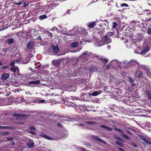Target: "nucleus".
I'll return each instance as SVG.
<instances>
[{
    "label": "nucleus",
    "instance_id": "nucleus-34",
    "mask_svg": "<svg viewBox=\"0 0 151 151\" xmlns=\"http://www.w3.org/2000/svg\"><path fill=\"white\" fill-rule=\"evenodd\" d=\"M15 61H12L10 63V65L12 66H14L15 64Z\"/></svg>",
    "mask_w": 151,
    "mask_h": 151
},
{
    "label": "nucleus",
    "instance_id": "nucleus-49",
    "mask_svg": "<svg viewBox=\"0 0 151 151\" xmlns=\"http://www.w3.org/2000/svg\"><path fill=\"white\" fill-rule=\"evenodd\" d=\"M70 10H68L66 12V14H70V13H69Z\"/></svg>",
    "mask_w": 151,
    "mask_h": 151
},
{
    "label": "nucleus",
    "instance_id": "nucleus-6",
    "mask_svg": "<svg viewBox=\"0 0 151 151\" xmlns=\"http://www.w3.org/2000/svg\"><path fill=\"white\" fill-rule=\"evenodd\" d=\"M13 116L15 117H18L21 118H24L27 116L25 114H17V113H14L13 114Z\"/></svg>",
    "mask_w": 151,
    "mask_h": 151
},
{
    "label": "nucleus",
    "instance_id": "nucleus-14",
    "mask_svg": "<svg viewBox=\"0 0 151 151\" xmlns=\"http://www.w3.org/2000/svg\"><path fill=\"white\" fill-rule=\"evenodd\" d=\"M94 139L95 140H97L100 142L103 143L104 144H106V142L105 141L97 137H94Z\"/></svg>",
    "mask_w": 151,
    "mask_h": 151
},
{
    "label": "nucleus",
    "instance_id": "nucleus-43",
    "mask_svg": "<svg viewBox=\"0 0 151 151\" xmlns=\"http://www.w3.org/2000/svg\"><path fill=\"white\" fill-rule=\"evenodd\" d=\"M108 34L110 36H112L113 35V33L112 32H109L108 33Z\"/></svg>",
    "mask_w": 151,
    "mask_h": 151
},
{
    "label": "nucleus",
    "instance_id": "nucleus-12",
    "mask_svg": "<svg viewBox=\"0 0 151 151\" xmlns=\"http://www.w3.org/2000/svg\"><path fill=\"white\" fill-rule=\"evenodd\" d=\"M52 63L55 65L57 66L60 64V62L59 60H54L52 61Z\"/></svg>",
    "mask_w": 151,
    "mask_h": 151
},
{
    "label": "nucleus",
    "instance_id": "nucleus-21",
    "mask_svg": "<svg viewBox=\"0 0 151 151\" xmlns=\"http://www.w3.org/2000/svg\"><path fill=\"white\" fill-rule=\"evenodd\" d=\"M12 70L14 72H16L17 70L18 72H19V69L18 68L16 67H12L11 68Z\"/></svg>",
    "mask_w": 151,
    "mask_h": 151
},
{
    "label": "nucleus",
    "instance_id": "nucleus-61",
    "mask_svg": "<svg viewBox=\"0 0 151 151\" xmlns=\"http://www.w3.org/2000/svg\"><path fill=\"white\" fill-rule=\"evenodd\" d=\"M83 59H85L86 58H85V56H84V57H83Z\"/></svg>",
    "mask_w": 151,
    "mask_h": 151
},
{
    "label": "nucleus",
    "instance_id": "nucleus-57",
    "mask_svg": "<svg viewBox=\"0 0 151 151\" xmlns=\"http://www.w3.org/2000/svg\"><path fill=\"white\" fill-rule=\"evenodd\" d=\"M3 126H0V129H2Z\"/></svg>",
    "mask_w": 151,
    "mask_h": 151
},
{
    "label": "nucleus",
    "instance_id": "nucleus-37",
    "mask_svg": "<svg viewBox=\"0 0 151 151\" xmlns=\"http://www.w3.org/2000/svg\"><path fill=\"white\" fill-rule=\"evenodd\" d=\"M101 127H102V128H104L105 129H106L107 127L104 125H101Z\"/></svg>",
    "mask_w": 151,
    "mask_h": 151
},
{
    "label": "nucleus",
    "instance_id": "nucleus-3",
    "mask_svg": "<svg viewBox=\"0 0 151 151\" xmlns=\"http://www.w3.org/2000/svg\"><path fill=\"white\" fill-rule=\"evenodd\" d=\"M27 45V48L30 49H32L35 46L34 42L31 41L28 42Z\"/></svg>",
    "mask_w": 151,
    "mask_h": 151
},
{
    "label": "nucleus",
    "instance_id": "nucleus-52",
    "mask_svg": "<svg viewBox=\"0 0 151 151\" xmlns=\"http://www.w3.org/2000/svg\"><path fill=\"white\" fill-rule=\"evenodd\" d=\"M8 68V66H4L2 67V68H3V69H4V68Z\"/></svg>",
    "mask_w": 151,
    "mask_h": 151
},
{
    "label": "nucleus",
    "instance_id": "nucleus-20",
    "mask_svg": "<svg viewBox=\"0 0 151 151\" xmlns=\"http://www.w3.org/2000/svg\"><path fill=\"white\" fill-rule=\"evenodd\" d=\"M112 24H113V25L112 28H113V29H114L118 25V24L117 23V22H113Z\"/></svg>",
    "mask_w": 151,
    "mask_h": 151
},
{
    "label": "nucleus",
    "instance_id": "nucleus-4",
    "mask_svg": "<svg viewBox=\"0 0 151 151\" xmlns=\"http://www.w3.org/2000/svg\"><path fill=\"white\" fill-rule=\"evenodd\" d=\"M140 138L145 141L147 144L150 145L151 144V142L148 140L147 138H145L144 136L140 135L139 136Z\"/></svg>",
    "mask_w": 151,
    "mask_h": 151
},
{
    "label": "nucleus",
    "instance_id": "nucleus-62",
    "mask_svg": "<svg viewBox=\"0 0 151 151\" xmlns=\"http://www.w3.org/2000/svg\"><path fill=\"white\" fill-rule=\"evenodd\" d=\"M108 47L109 48H110V46H108Z\"/></svg>",
    "mask_w": 151,
    "mask_h": 151
},
{
    "label": "nucleus",
    "instance_id": "nucleus-63",
    "mask_svg": "<svg viewBox=\"0 0 151 151\" xmlns=\"http://www.w3.org/2000/svg\"><path fill=\"white\" fill-rule=\"evenodd\" d=\"M118 11H121L120 10H118Z\"/></svg>",
    "mask_w": 151,
    "mask_h": 151
},
{
    "label": "nucleus",
    "instance_id": "nucleus-10",
    "mask_svg": "<svg viewBox=\"0 0 151 151\" xmlns=\"http://www.w3.org/2000/svg\"><path fill=\"white\" fill-rule=\"evenodd\" d=\"M96 24L95 22H89L87 25L88 27L90 28H93L96 25Z\"/></svg>",
    "mask_w": 151,
    "mask_h": 151
},
{
    "label": "nucleus",
    "instance_id": "nucleus-22",
    "mask_svg": "<svg viewBox=\"0 0 151 151\" xmlns=\"http://www.w3.org/2000/svg\"><path fill=\"white\" fill-rule=\"evenodd\" d=\"M8 43L9 44H11L13 42L14 40L13 38H10L7 40Z\"/></svg>",
    "mask_w": 151,
    "mask_h": 151
},
{
    "label": "nucleus",
    "instance_id": "nucleus-60",
    "mask_svg": "<svg viewBox=\"0 0 151 151\" xmlns=\"http://www.w3.org/2000/svg\"><path fill=\"white\" fill-rule=\"evenodd\" d=\"M127 42H128V41L127 40L126 41V43Z\"/></svg>",
    "mask_w": 151,
    "mask_h": 151
},
{
    "label": "nucleus",
    "instance_id": "nucleus-27",
    "mask_svg": "<svg viewBox=\"0 0 151 151\" xmlns=\"http://www.w3.org/2000/svg\"><path fill=\"white\" fill-rule=\"evenodd\" d=\"M138 76L139 77L142 76V72L141 71H138L137 73Z\"/></svg>",
    "mask_w": 151,
    "mask_h": 151
},
{
    "label": "nucleus",
    "instance_id": "nucleus-23",
    "mask_svg": "<svg viewBox=\"0 0 151 151\" xmlns=\"http://www.w3.org/2000/svg\"><path fill=\"white\" fill-rule=\"evenodd\" d=\"M130 145L134 147H137V145L134 142H131L130 143Z\"/></svg>",
    "mask_w": 151,
    "mask_h": 151
},
{
    "label": "nucleus",
    "instance_id": "nucleus-45",
    "mask_svg": "<svg viewBox=\"0 0 151 151\" xmlns=\"http://www.w3.org/2000/svg\"><path fill=\"white\" fill-rule=\"evenodd\" d=\"M80 149L81 151H85V149L84 148H81Z\"/></svg>",
    "mask_w": 151,
    "mask_h": 151
},
{
    "label": "nucleus",
    "instance_id": "nucleus-56",
    "mask_svg": "<svg viewBox=\"0 0 151 151\" xmlns=\"http://www.w3.org/2000/svg\"><path fill=\"white\" fill-rule=\"evenodd\" d=\"M148 21H151V18L149 19H148Z\"/></svg>",
    "mask_w": 151,
    "mask_h": 151
},
{
    "label": "nucleus",
    "instance_id": "nucleus-31",
    "mask_svg": "<svg viewBox=\"0 0 151 151\" xmlns=\"http://www.w3.org/2000/svg\"><path fill=\"white\" fill-rule=\"evenodd\" d=\"M22 4V2H18L17 3H16V2L14 3V4L16 5H19L21 4Z\"/></svg>",
    "mask_w": 151,
    "mask_h": 151
},
{
    "label": "nucleus",
    "instance_id": "nucleus-15",
    "mask_svg": "<svg viewBox=\"0 0 151 151\" xmlns=\"http://www.w3.org/2000/svg\"><path fill=\"white\" fill-rule=\"evenodd\" d=\"M40 136L42 137L45 138L46 139H48L49 140H51L52 138L49 137L48 136L44 134H42L40 135Z\"/></svg>",
    "mask_w": 151,
    "mask_h": 151
},
{
    "label": "nucleus",
    "instance_id": "nucleus-50",
    "mask_svg": "<svg viewBox=\"0 0 151 151\" xmlns=\"http://www.w3.org/2000/svg\"><path fill=\"white\" fill-rule=\"evenodd\" d=\"M15 144V143L14 142H12L11 143V145H14Z\"/></svg>",
    "mask_w": 151,
    "mask_h": 151
},
{
    "label": "nucleus",
    "instance_id": "nucleus-11",
    "mask_svg": "<svg viewBox=\"0 0 151 151\" xmlns=\"http://www.w3.org/2000/svg\"><path fill=\"white\" fill-rule=\"evenodd\" d=\"M102 92V91H95L91 93V95L92 96H96L98 94H101Z\"/></svg>",
    "mask_w": 151,
    "mask_h": 151
},
{
    "label": "nucleus",
    "instance_id": "nucleus-64",
    "mask_svg": "<svg viewBox=\"0 0 151 151\" xmlns=\"http://www.w3.org/2000/svg\"><path fill=\"white\" fill-rule=\"evenodd\" d=\"M151 14V12H150L149 13V14Z\"/></svg>",
    "mask_w": 151,
    "mask_h": 151
},
{
    "label": "nucleus",
    "instance_id": "nucleus-53",
    "mask_svg": "<svg viewBox=\"0 0 151 151\" xmlns=\"http://www.w3.org/2000/svg\"><path fill=\"white\" fill-rule=\"evenodd\" d=\"M9 134V132H5V134L6 135H8Z\"/></svg>",
    "mask_w": 151,
    "mask_h": 151
},
{
    "label": "nucleus",
    "instance_id": "nucleus-24",
    "mask_svg": "<svg viewBox=\"0 0 151 151\" xmlns=\"http://www.w3.org/2000/svg\"><path fill=\"white\" fill-rule=\"evenodd\" d=\"M86 123L87 124H96V122H93V121H87L86 122Z\"/></svg>",
    "mask_w": 151,
    "mask_h": 151
},
{
    "label": "nucleus",
    "instance_id": "nucleus-55",
    "mask_svg": "<svg viewBox=\"0 0 151 151\" xmlns=\"http://www.w3.org/2000/svg\"><path fill=\"white\" fill-rule=\"evenodd\" d=\"M2 65V63L1 62V61L0 60V66H1V65Z\"/></svg>",
    "mask_w": 151,
    "mask_h": 151
},
{
    "label": "nucleus",
    "instance_id": "nucleus-58",
    "mask_svg": "<svg viewBox=\"0 0 151 151\" xmlns=\"http://www.w3.org/2000/svg\"><path fill=\"white\" fill-rule=\"evenodd\" d=\"M51 101H52L50 100H48L49 102H51Z\"/></svg>",
    "mask_w": 151,
    "mask_h": 151
},
{
    "label": "nucleus",
    "instance_id": "nucleus-33",
    "mask_svg": "<svg viewBox=\"0 0 151 151\" xmlns=\"http://www.w3.org/2000/svg\"><path fill=\"white\" fill-rule=\"evenodd\" d=\"M46 33H48V35L49 36H50V37H51L52 36V33H49L48 32V31H47L46 32Z\"/></svg>",
    "mask_w": 151,
    "mask_h": 151
},
{
    "label": "nucleus",
    "instance_id": "nucleus-39",
    "mask_svg": "<svg viewBox=\"0 0 151 151\" xmlns=\"http://www.w3.org/2000/svg\"><path fill=\"white\" fill-rule=\"evenodd\" d=\"M45 101L44 100H41L39 101V103H42L45 102Z\"/></svg>",
    "mask_w": 151,
    "mask_h": 151
},
{
    "label": "nucleus",
    "instance_id": "nucleus-38",
    "mask_svg": "<svg viewBox=\"0 0 151 151\" xmlns=\"http://www.w3.org/2000/svg\"><path fill=\"white\" fill-rule=\"evenodd\" d=\"M7 140L9 141H12L13 139V138L12 137H9L7 138Z\"/></svg>",
    "mask_w": 151,
    "mask_h": 151
},
{
    "label": "nucleus",
    "instance_id": "nucleus-7",
    "mask_svg": "<svg viewBox=\"0 0 151 151\" xmlns=\"http://www.w3.org/2000/svg\"><path fill=\"white\" fill-rule=\"evenodd\" d=\"M88 52L87 51H84L82 54V55H81L80 57L81 58V59L83 61H86L87 60V58H86L85 59H83V57H84V55H86L87 54Z\"/></svg>",
    "mask_w": 151,
    "mask_h": 151
},
{
    "label": "nucleus",
    "instance_id": "nucleus-13",
    "mask_svg": "<svg viewBox=\"0 0 151 151\" xmlns=\"http://www.w3.org/2000/svg\"><path fill=\"white\" fill-rule=\"evenodd\" d=\"M145 93L147 95L148 98L150 99L151 100V94L150 91L148 90L146 91H145Z\"/></svg>",
    "mask_w": 151,
    "mask_h": 151
},
{
    "label": "nucleus",
    "instance_id": "nucleus-29",
    "mask_svg": "<svg viewBox=\"0 0 151 151\" xmlns=\"http://www.w3.org/2000/svg\"><path fill=\"white\" fill-rule=\"evenodd\" d=\"M116 143L120 146H123L122 144L119 141H116Z\"/></svg>",
    "mask_w": 151,
    "mask_h": 151
},
{
    "label": "nucleus",
    "instance_id": "nucleus-41",
    "mask_svg": "<svg viewBox=\"0 0 151 151\" xmlns=\"http://www.w3.org/2000/svg\"><path fill=\"white\" fill-rule=\"evenodd\" d=\"M106 129L108 130H110V131H111L113 130V129L112 128L109 127H107Z\"/></svg>",
    "mask_w": 151,
    "mask_h": 151
},
{
    "label": "nucleus",
    "instance_id": "nucleus-51",
    "mask_svg": "<svg viewBox=\"0 0 151 151\" xmlns=\"http://www.w3.org/2000/svg\"><path fill=\"white\" fill-rule=\"evenodd\" d=\"M129 81H132V82H133L134 81V80L132 78H130Z\"/></svg>",
    "mask_w": 151,
    "mask_h": 151
},
{
    "label": "nucleus",
    "instance_id": "nucleus-18",
    "mask_svg": "<svg viewBox=\"0 0 151 151\" xmlns=\"http://www.w3.org/2000/svg\"><path fill=\"white\" fill-rule=\"evenodd\" d=\"M47 17L46 15H41L39 17V18L40 20H42L46 18Z\"/></svg>",
    "mask_w": 151,
    "mask_h": 151
},
{
    "label": "nucleus",
    "instance_id": "nucleus-35",
    "mask_svg": "<svg viewBox=\"0 0 151 151\" xmlns=\"http://www.w3.org/2000/svg\"><path fill=\"white\" fill-rule=\"evenodd\" d=\"M29 132V133H30L32 134H33V135H35V134H36V133L35 132L32 131H30Z\"/></svg>",
    "mask_w": 151,
    "mask_h": 151
},
{
    "label": "nucleus",
    "instance_id": "nucleus-9",
    "mask_svg": "<svg viewBox=\"0 0 151 151\" xmlns=\"http://www.w3.org/2000/svg\"><path fill=\"white\" fill-rule=\"evenodd\" d=\"M149 50V47L148 46H146L143 49V50L141 52V54H145Z\"/></svg>",
    "mask_w": 151,
    "mask_h": 151
},
{
    "label": "nucleus",
    "instance_id": "nucleus-46",
    "mask_svg": "<svg viewBox=\"0 0 151 151\" xmlns=\"http://www.w3.org/2000/svg\"><path fill=\"white\" fill-rule=\"evenodd\" d=\"M119 149L121 151H125V150H124V149H123L122 148L119 147Z\"/></svg>",
    "mask_w": 151,
    "mask_h": 151
},
{
    "label": "nucleus",
    "instance_id": "nucleus-28",
    "mask_svg": "<svg viewBox=\"0 0 151 151\" xmlns=\"http://www.w3.org/2000/svg\"><path fill=\"white\" fill-rule=\"evenodd\" d=\"M147 33L148 34H151V28L149 27L147 29Z\"/></svg>",
    "mask_w": 151,
    "mask_h": 151
},
{
    "label": "nucleus",
    "instance_id": "nucleus-8",
    "mask_svg": "<svg viewBox=\"0 0 151 151\" xmlns=\"http://www.w3.org/2000/svg\"><path fill=\"white\" fill-rule=\"evenodd\" d=\"M53 51L55 53H57L60 51V49L57 46H52Z\"/></svg>",
    "mask_w": 151,
    "mask_h": 151
},
{
    "label": "nucleus",
    "instance_id": "nucleus-36",
    "mask_svg": "<svg viewBox=\"0 0 151 151\" xmlns=\"http://www.w3.org/2000/svg\"><path fill=\"white\" fill-rule=\"evenodd\" d=\"M67 106H73L75 105L73 104V103H70V104H67Z\"/></svg>",
    "mask_w": 151,
    "mask_h": 151
},
{
    "label": "nucleus",
    "instance_id": "nucleus-26",
    "mask_svg": "<svg viewBox=\"0 0 151 151\" xmlns=\"http://www.w3.org/2000/svg\"><path fill=\"white\" fill-rule=\"evenodd\" d=\"M114 129L119 132L122 133V134L123 133V131L119 129L115 128Z\"/></svg>",
    "mask_w": 151,
    "mask_h": 151
},
{
    "label": "nucleus",
    "instance_id": "nucleus-30",
    "mask_svg": "<svg viewBox=\"0 0 151 151\" xmlns=\"http://www.w3.org/2000/svg\"><path fill=\"white\" fill-rule=\"evenodd\" d=\"M12 128V127H9V126H3L2 129H11Z\"/></svg>",
    "mask_w": 151,
    "mask_h": 151
},
{
    "label": "nucleus",
    "instance_id": "nucleus-47",
    "mask_svg": "<svg viewBox=\"0 0 151 151\" xmlns=\"http://www.w3.org/2000/svg\"><path fill=\"white\" fill-rule=\"evenodd\" d=\"M110 65H107V66H106V68L107 69H109V68H110Z\"/></svg>",
    "mask_w": 151,
    "mask_h": 151
},
{
    "label": "nucleus",
    "instance_id": "nucleus-40",
    "mask_svg": "<svg viewBox=\"0 0 151 151\" xmlns=\"http://www.w3.org/2000/svg\"><path fill=\"white\" fill-rule=\"evenodd\" d=\"M57 125H58V126L59 127H62L63 126L60 123H58Z\"/></svg>",
    "mask_w": 151,
    "mask_h": 151
},
{
    "label": "nucleus",
    "instance_id": "nucleus-17",
    "mask_svg": "<svg viewBox=\"0 0 151 151\" xmlns=\"http://www.w3.org/2000/svg\"><path fill=\"white\" fill-rule=\"evenodd\" d=\"M78 45V42H73V43L70 45V47H77Z\"/></svg>",
    "mask_w": 151,
    "mask_h": 151
},
{
    "label": "nucleus",
    "instance_id": "nucleus-48",
    "mask_svg": "<svg viewBox=\"0 0 151 151\" xmlns=\"http://www.w3.org/2000/svg\"><path fill=\"white\" fill-rule=\"evenodd\" d=\"M7 50H8V49L7 48H5L3 50V51L4 52H6Z\"/></svg>",
    "mask_w": 151,
    "mask_h": 151
},
{
    "label": "nucleus",
    "instance_id": "nucleus-16",
    "mask_svg": "<svg viewBox=\"0 0 151 151\" xmlns=\"http://www.w3.org/2000/svg\"><path fill=\"white\" fill-rule=\"evenodd\" d=\"M27 145L29 148H32L34 147V143L33 141H30V142L27 144Z\"/></svg>",
    "mask_w": 151,
    "mask_h": 151
},
{
    "label": "nucleus",
    "instance_id": "nucleus-44",
    "mask_svg": "<svg viewBox=\"0 0 151 151\" xmlns=\"http://www.w3.org/2000/svg\"><path fill=\"white\" fill-rule=\"evenodd\" d=\"M37 39H39L41 41L42 40V39L41 38V36H39L38 37Z\"/></svg>",
    "mask_w": 151,
    "mask_h": 151
},
{
    "label": "nucleus",
    "instance_id": "nucleus-2",
    "mask_svg": "<svg viewBox=\"0 0 151 151\" xmlns=\"http://www.w3.org/2000/svg\"><path fill=\"white\" fill-rule=\"evenodd\" d=\"M40 81V80H37L35 81H30L28 82V84L29 85H32L31 86V87L34 86V85L36 84H39Z\"/></svg>",
    "mask_w": 151,
    "mask_h": 151
},
{
    "label": "nucleus",
    "instance_id": "nucleus-54",
    "mask_svg": "<svg viewBox=\"0 0 151 151\" xmlns=\"http://www.w3.org/2000/svg\"><path fill=\"white\" fill-rule=\"evenodd\" d=\"M51 6L50 5L48 6V9H50V8H51Z\"/></svg>",
    "mask_w": 151,
    "mask_h": 151
},
{
    "label": "nucleus",
    "instance_id": "nucleus-42",
    "mask_svg": "<svg viewBox=\"0 0 151 151\" xmlns=\"http://www.w3.org/2000/svg\"><path fill=\"white\" fill-rule=\"evenodd\" d=\"M30 129H31L33 130H35L36 129L33 126H32L30 127Z\"/></svg>",
    "mask_w": 151,
    "mask_h": 151
},
{
    "label": "nucleus",
    "instance_id": "nucleus-5",
    "mask_svg": "<svg viewBox=\"0 0 151 151\" xmlns=\"http://www.w3.org/2000/svg\"><path fill=\"white\" fill-rule=\"evenodd\" d=\"M9 76V75L8 73H4L1 76V79L2 80H5Z\"/></svg>",
    "mask_w": 151,
    "mask_h": 151
},
{
    "label": "nucleus",
    "instance_id": "nucleus-59",
    "mask_svg": "<svg viewBox=\"0 0 151 151\" xmlns=\"http://www.w3.org/2000/svg\"><path fill=\"white\" fill-rule=\"evenodd\" d=\"M147 11H150V10L149 9H147L146 10Z\"/></svg>",
    "mask_w": 151,
    "mask_h": 151
},
{
    "label": "nucleus",
    "instance_id": "nucleus-25",
    "mask_svg": "<svg viewBox=\"0 0 151 151\" xmlns=\"http://www.w3.org/2000/svg\"><path fill=\"white\" fill-rule=\"evenodd\" d=\"M120 6L121 7H124V6L127 7H128L129 5L127 4H126L123 3V4H121Z\"/></svg>",
    "mask_w": 151,
    "mask_h": 151
},
{
    "label": "nucleus",
    "instance_id": "nucleus-19",
    "mask_svg": "<svg viewBox=\"0 0 151 151\" xmlns=\"http://www.w3.org/2000/svg\"><path fill=\"white\" fill-rule=\"evenodd\" d=\"M121 135L124 138H126V139H127L128 140L130 139V138L127 135L123 134V133H122Z\"/></svg>",
    "mask_w": 151,
    "mask_h": 151
},
{
    "label": "nucleus",
    "instance_id": "nucleus-1",
    "mask_svg": "<svg viewBox=\"0 0 151 151\" xmlns=\"http://www.w3.org/2000/svg\"><path fill=\"white\" fill-rule=\"evenodd\" d=\"M102 41L103 42V44H106L110 43L111 41V39L109 38L108 36H106L102 38Z\"/></svg>",
    "mask_w": 151,
    "mask_h": 151
},
{
    "label": "nucleus",
    "instance_id": "nucleus-32",
    "mask_svg": "<svg viewBox=\"0 0 151 151\" xmlns=\"http://www.w3.org/2000/svg\"><path fill=\"white\" fill-rule=\"evenodd\" d=\"M102 60H103L104 61L105 64H106L107 63L108 61V60L106 59H102Z\"/></svg>",
    "mask_w": 151,
    "mask_h": 151
}]
</instances>
